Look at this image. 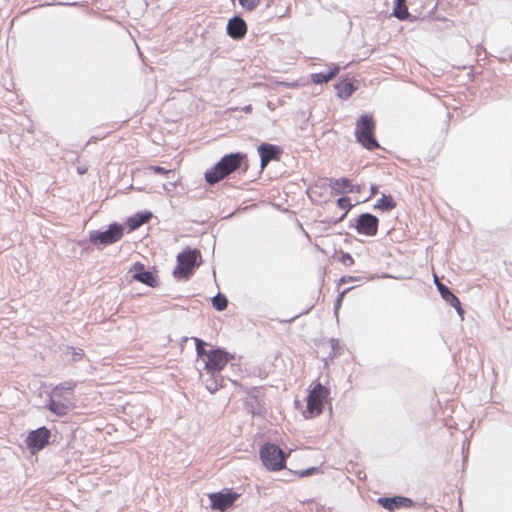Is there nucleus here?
Masks as SVG:
<instances>
[{
	"instance_id": "f257e3e1",
	"label": "nucleus",
	"mask_w": 512,
	"mask_h": 512,
	"mask_svg": "<svg viewBox=\"0 0 512 512\" xmlns=\"http://www.w3.org/2000/svg\"><path fill=\"white\" fill-rule=\"evenodd\" d=\"M74 388L75 382L73 381H67L54 387L47 405L49 410L58 416L66 415L71 404V400L67 395H71Z\"/></svg>"
},
{
	"instance_id": "f03ea898",
	"label": "nucleus",
	"mask_w": 512,
	"mask_h": 512,
	"mask_svg": "<svg viewBox=\"0 0 512 512\" xmlns=\"http://www.w3.org/2000/svg\"><path fill=\"white\" fill-rule=\"evenodd\" d=\"M243 155L240 153L224 156L211 170L205 174L206 181L209 184H215L225 176L240 167Z\"/></svg>"
},
{
	"instance_id": "7ed1b4c3",
	"label": "nucleus",
	"mask_w": 512,
	"mask_h": 512,
	"mask_svg": "<svg viewBox=\"0 0 512 512\" xmlns=\"http://www.w3.org/2000/svg\"><path fill=\"white\" fill-rule=\"evenodd\" d=\"M375 128V121L372 115L369 114L361 115L356 123V140L366 149L373 150L379 147V144L374 137Z\"/></svg>"
},
{
	"instance_id": "20e7f679",
	"label": "nucleus",
	"mask_w": 512,
	"mask_h": 512,
	"mask_svg": "<svg viewBox=\"0 0 512 512\" xmlns=\"http://www.w3.org/2000/svg\"><path fill=\"white\" fill-rule=\"evenodd\" d=\"M285 453L277 445L266 443L260 449L263 465L271 471H279L285 467Z\"/></svg>"
},
{
	"instance_id": "39448f33",
	"label": "nucleus",
	"mask_w": 512,
	"mask_h": 512,
	"mask_svg": "<svg viewBox=\"0 0 512 512\" xmlns=\"http://www.w3.org/2000/svg\"><path fill=\"white\" fill-rule=\"evenodd\" d=\"M328 395L329 391L324 386L320 383L316 384L307 397V408L303 412V416L308 419L320 415Z\"/></svg>"
},
{
	"instance_id": "423d86ee",
	"label": "nucleus",
	"mask_w": 512,
	"mask_h": 512,
	"mask_svg": "<svg viewBox=\"0 0 512 512\" xmlns=\"http://www.w3.org/2000/svg\"><path fill=\"white\" fill-rule=\"evenodd\" d=\"M124 228L119 224H111L105 231H90L89 241L94 245H110L123 237Z\"/></svg>"
},
{
	"instance_id": "0eeeda50",
	"label": "nucleus",
	"mask_w": 512,
	"mask_h": 512,
	"mask_svg": "<svg viewBox=\"0 0 512 512\" xmlns=\"http://www.w3.org/2000/svg\"><path fill=\"white\" fill-rule=\"evenodd\" d=\"M199 253L197 250L187 249L177 256V266L173 271L176 278H188L196 265Z\"/></svg>"
},
{
	"instance_id": "6e6552de",
	"label": "nucleus",
	"mask_w": 512,
	"mask_h": 512,
	"mask_svg": "<svg viewBox=\"0 0 512 512\" xmlns=\"http://www.w3.org/2000/svg\"><path fill=\"white\" fill-rule=\"evenodd\" d=\"M233 357L222 349H212L204 359V370L208 374L215 375L221 371Z\"/></svg>"
},
{
	"instance_id": "1a4fd4ad",
	"label": "nucleus",
	"mask_w": 512,
	"mask_h": 512,
	"mask_svg": "<svg viewBox=\"0 0 512 512\" xmlns=\"http://www.w3.org/2000/svg\"><path fill=\"white\" fill-rule=\"evenodd\" d=\"M50 431L45 427L38 428L29 433L26 444L32 453L43 449L49 441Z\"/></svg>"
},
{
	"instance_id": "9d476101",
	"label": "nucleus",
	"mask_w": 512,
	"mask_h": 512,
	"mask_svg": "<svg viewBox=\"0 0 512 512\" xmlns=\"http://www.w3.org/2000/svg\"><path fill=\"white\" fill-rule=\"evenodd\" d=\"M356 228L360 234L374 236L378 231V218L370 213L362 214L357 220Z\"/></svg>"
},
{
	"instance_id": "9b49d317",
	"label": "nucleus",
	"mask_w": 512,
	"mask_h": 512,
	"mask_svg": "<svg viewBox=\"0 0 512 512\" xmlns=\"http://www.w3.org/2000/svg\"><path fill=\"white\" fill-rule=\"evenodd\" d=\"M238 495L236 493H211L209 499L213 510L224 511L233 505Z\"/></svg>"
},
{
	"instance_id": "f8f14e48",
	"label": "nucleus",
	"mask_w": 512,
	"mask_h": 512,
	"mask_svg": "<svg viewBox=\"0 0 512 512\" xmlns=\"http://www.w3.org/2000/svg\"><path fill=\"white\" fill-rule=\"evenodd\" d=\"M131 271L134 272L133 279L136 281L146 284L150 287L157 286L158 281L155 275L150 271L144 270V265L140 262L135 263L131 268Z\"/></svg>"
},
{
	"instance_id": "ddd939ff",
	"label": "nucleus",
	"mask_w": 512,
	"mask_h": 512,
	"mask_svg": "<svg viewBox=\"0 0 512 512\" xmlns=\"http://www.w3.org/2000/svg\"><path fill=\"white\" fill-rule=\"evenodd\" d=\"M247 32V25L245 21L239 17L235 16L229 20L227 24V33L233 39H241L245 36Z\"/></svg>"
},
{
	"instance_id": "4468645a",
	"label": "nucleus",
	"mask_w": 512,
	"mask_h": 512,
	"mask_svg": "<svg viewBox=\"0 0 512 512\" xmlns=\"http://www.w3.org/2000/svg\"><path fill=\"white\" fill-rule=\"evenodd\" d=\"M378 503L389 511L400 507L410 508L413 505V501L406 497H382L378 499Z\"/></svg>"
},
{
	"instance_id": "2eb2a0df",
	"label": "nucleus",
	"mask_w": 512,
	"mask_h": 512,
	"mask_svg": "<svg viewBox=\"0 0 512 512\" xmlns=\"http://www.w3.org/2000/svg\"><path fill=\"white\" fill-rule=\"evenodd\" d=\"M435 284L442 296L443 299H445L451 306H453L459 315L462 316L463 310L461 308V303L459 299L449 290L448 287H446L444 284H442L439 279L435 276Z\"/></svg>"
},
{
	"instance_id": "dca6fc26",
	"label": "nucleus",
	"mask_w": 512,
	"mask_h": 512,
	"mask_svg": "<svg viewBox=\"0 0 512 512\" xmlns=\"http://www.w3.org/2000/svg\"><path fill=\"white\" fill-rule=\"evenodd\" d=\"M258 152L261 157V167L264 168L272 159L276 158L278 148L271 144H261L258 147Z\"/></svg>"
},
{
	"instance_id": "f3484780",
	"label": "nucleus",
	"mask_w": 512,
	"mask_h": 512,
	"mask_svg": "<svg viewBox=\"0 0 512 512\" xmlns=\"http://www.w3.org/2000/svg\"><path fill=\"white\" fill-rule=\"evenodd\" d=\"M338 72H339V67L334 66L333 68L329 69V71H327V72H320V73L312 74V81L315 84L327 83L332 78H334Z\"/></svg>"
},
{
	"instance_id": "a211bd4d",
	"label": "nucleus",
	"mask_w": 512,
	"mask_h": 512,
	"mask_svg": "<svg viewBox=\"0 0 512 512\" xmlns=\"http://www.w3.org/2000/svg\"><path fill=\"white\" fill-rule=\"evenodd\" d=\"M151 217L152 214L150 212L137 213L133 217H130L127 223L132 230H135L144 223L148 222Z\"/></svg>"
},
{
	"instance_id": "6ab92c4d",
	"label": "nucleus",
	"mask_w": 512,
	"mask_h": 512,
	"mask_svg": "<svg viewBox=\"0 0 512 512\" xmlns=\"http://www.w3.org/2000/svg\"><path fill=\"white\" fill-rule=\"evenodd\" d=\"M335 89L337 91V96L341 99H348L355 90L352 83L346 81L338 83L335 86Z\"/></svg>"
},
{
	"instance_id": "aec40b11",
	"label": "nucleus",
	"mask_w": 512,
	"mask_h": 512,
	"mask_svg": "<svg viewBox=\"0 0 512 512\" xmlns=\"http://www.w3.org/2000/svg\"><path fill=\"white\" fill-rule=\"evenodd\" d=\"M330 186L336 193H344L350 188L351 184L348 179L340 178L331 180Z\"/></svg>"
},
{
	"instance_id": "412c9836",
	"label": "nucleus",
	"mask_w": 512,
	"mask_h": 512,
	"mask_svg": "<svg viewBox=\"0 0 512 512\" xmlns=\"http://www.w3.org/2000/svg\"><path fill=\"white\" fill-rule=\"evenodd\" d=\"M395 206L396 203L391 196L383 195L382 198L377 201L375 208L384 211H389L394 209Z\"/></svg>"
},
{
	"instance_id": "4be33fe9",
	"label": "nucleus",
	"mask_w": 512,
	"mask_h": 512,
	"mask_svg": "<svg viewBox=\"0 0 512 512\" xmlns=\"http://www.w3.org/2000/svg\"><path fill=\"white\" fill-rule=\"evenodd\" d=\"M393 15L400 20H405L409 16V12L407 7L405 6V2H401L400 4V2L395 1Z\"/></svg>"
},
{
	"instance_id": "5701e85b",
	"label": "nucleus",
	"mask_w": 512,
	"mask_h": 512,
	"mask_svg": "<svg viewBox=\"0 0 512 512\" xmlns=\"http://www.w3.org/2000/svg\"><path fill=\"white\" fill-rule=\"evenodd\" d=\"M223 379L218 380L215 375H211V378L206 380V388L211 393L216 392L222 386Z\"/></svg>"
},
{
	"instance_id": "b1692460",
	"label": "nucleus",
	"mask_w": 512,
	"mask_h": 512,
	"mask_svg": "<svg viewBox=\"0 0 512 512\" xmlns=\"http://www.w3.org/2000/svg\"><path fill=\"white\" fill-rule=\"evenodd\" d=\"M212 303L216 310L222 311L227 307L228 301L224 295L218 294L215 297H213Z\"/></svg>"
},
{
	"instance_id": "393cba45",
	"label": "nucleus",
	"mask_w": 512,
	"mask_h": 512,
	"mask_svg": "<svg viewBox=\"0 0 512 512\" xmlns=\"http://www.w3.org/2000/svg\"><path fill=\"white\" fill-rule=\"evenodd\" d=\"M193 339L195 341L197 355L199 358H201L204 361V359L207 357V354L209 352V351H206L204 348L206 343L199 338H193Z\"/></svg>"
},
{
	"instance_id": "a878e982",
	"label": "nucleus",
	"mask_w": 512,
	"mask_h": 512,
	"mask_svg": "<svg viewBox=\"0 0 512 512\" xmlns=\"http://www.w3.org/2000/svg\"><path fill=\"white\" fill-rule=\"evenodd\" d=\"M260 0H239V3L247 10H253L259 5Z\"/></svg>"
},
{
	"instance_id": "bb28decb",
	"label": "nucleus",
	"mask_w": 512,
	"mask_h": 512,
	"mask_svg": "<svg viewBox=\"0 0 512 512\" xmlns=\"http://www.w3.org/2000/svg\"><path fill=\"white\" fill-rule=\"evenodd\" d=\"M149 169L156 174H167L170 172V170H167L160 166H151V167H149Z\"/></svg>"
},
{
	"instance_id": "cd10ccee",
	"label": "nucleus",
	"mask_w": 512,
	"mask_h": 512,
	"mask_svg": "<svg viewBox=\"0 0 512 512\" xmlns=\"http://www.w3.org/2000/svg\"><path fill=\"white\" fill-rule=\"evenodd\" d=\"M342 262L345 265H351V264H353L354 260L350 254L346 253L342 256Z\"/></svg>"
},
{
	"instance_id": "c85d7f7f",
	"label": "nucleus",
	"mask_w": 512,
	"mask_h": 512,
	"mask_svg": "<svg viewBox=\"0 0 512 512\" xmlns=\"http://www.w3.org/2000/svg\"><path fill=\"white\" fill-rule=\"evenodd\" d=\"M280 85H283L288 88H296L299 87V84L297 82H281Z\"/></svg>"
},
{
	"instance_id": "c756f323",
	"label": "nucleus",
	"mask_w": 512,
	"mask_h": 512,
	"mask_svg": "<svg viewBox=\"0 0 512 512\" xmlns=\"http://www.w3.org/2000/svg\"><path fill=\"white\" fill-rule=\"evenodd\" d=\"M84 356V352L82 349H79L78 351H74V360H80Z\"/></svg>"
},
{
	"instance_id": "7c9ffc66",
	"label": "nucleus",
	"mask_w": 512,
	"mask_h": 512,
	"mask_svg": "<svg viewBox=\"0 0 512 512\" xmlns=\"http://www.w3.org/2000/svg\"><path fill=\"white\" fill-rule=\"evenodd\" d=\"M347 203H348V199H347V198H340V199L338 200V204H339L341 207H345Z\"/></svg>"
},
{
	"instance_id": "2f4dec72",
	"label": "nucleus",
	"mask_w": 512,
	"mask_h": 512,
	"mask_svg": "<svg viewBox=\"0 0 512 512\" xmlns=\"http://www.w3.org/2000/svg\"><path fill=\"white\" fill-rule=\"evenodd\" d=\"M344 294H345V291H344V292H342V293L339 295V297H338V299H337V303H336V309H338V308H339V306H340V304H341V301H342V299H343V297H344Z\"/></svg>"
},
{
	"instance_id": "473e14b6",
	"label": "nucleus",
	"mask_w": 512,
	"mask_h": 512,
	"mask_svg": "<svg viewBox=\"0 0 512 512\" xmlns=\"http://www.w3.org/2000/svg\"><path fill=\"white\" fill-rule=\"evenodd\" d=\"M243 111L245 113H251L252 112V106L251 105H247L243 108Z\"/></svg>"
},
{
	"instance_id": "72a5a7b5",
	"label": "nucleus",
	"mask_w": 512,
	"mask_h": 512,
	"mask_svg": "<svg viewBox=\"0 0 512 512\" xmlns=\"http://www.w3.org/2000/svg\"><path fill=\"white\" fill-rule=\"evenodd\" d=\"M310 472H311V469L306 470L305 472L301 473V476H306V475L310 474Z\"/></svg>"
},
{
	"instance_id": "f704fd0d",
	"label": "nucleus",
	"mask_w": 512,
	"mask_h": 512,
	"mask_svg": "<svg viewBox=\"0 0 512 512\" xmlns=\"http://www.w3.org/2000/svg\"><path fill=\"white\" fill-rule=\"evenodd\" d=\"M376 190H377V189H376V187H374V186H372V187H371V192H372V194H375V193H376Z\"/></svg>"
}]
</instances>
